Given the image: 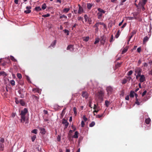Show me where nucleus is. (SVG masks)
<instances>
[{
	"label": "nucleus",
	"mask_w": 152,
	"mask_h": 152,
	"mask_svg": "<svg viewBox=\"0 0 152 152\" xmlns=\"http://www.w3.org/2000/svg\"><path fill=\"white\" fill-rule=\"evenodd\" d=\"M96 99L98 100L102 101L103 100L104 96V92L103 90H100L96 94Z\"/></svg>",
	"instance_id": "1"
},
{
	"label": "nucleus",
	"mask_w": 152,
	"mask_h": 152,
	"mask_svg": "<svg viewBox=\"0 0 152 152\" xmlns=\"http://www.w3.org/2000/svg\"><path fill=\"white\" fill-rule=\"evenodd\" d=\"M28 112V110L26 108H25L23 110H21L20 115L21 119L20 121L22 123H24L26 119L25 115Z\"/></svg>",
	"instance_id": "2"
},
{
	"label": "nucleus",
	"mask_w": 152,
	"mask_h": 152,
	"mask_svg": "<svg viewBox=\"0 0 152 152\" xmlns=\"http://www.w3.org/2000/svg\"><path fill=\"white\" fill-rule=\"evenodd\" d=\"M142 71V69L140 68L136 67L134 70V71L135 72V74L134 75H136L137 73L138 74V75H139V74H141Z\"/></svg>",
	"instance_id": "3"
},
{
	"label": "nucleus",
	"mask_w": 152,
	"mask_h": 152,
	"mask_svg": "<svg viewBox=\"0 0 152 152\" xmlns=\"http://www.w3.org/2000/svg\"><path fill=\"white\" fill-rule=\"evenodd\" d=\"M106 90L107 92V94L108 95L112 93L113 91V89L111 86H108L106 88Z\"/></svg>",
	"instance_id": "4"
},
{
	"label": "nucleus",
	"mask_w": 152,
	"mask_h": 152,
	"mask_svg": "<svg viewBox=\"0 0 152 152\" xmlns=\"http://www.w3.org/2000/svg\"><path fill=\"white\" fill-rule=\"evenodd\" d=\"M82 96L83 98H85L86 99H87L89 96V95L86 91H83L82 93Z\"/></svg>",
	"instance_id": "5"
},
{
	"label": "nucleus",
	"mask_w": 152,
	"mask_h": 152,
	"mask_svg": "<svg viewBox=\"0 0 152 152\" xmlns=\"http://www.w3.org/2000/svg\"><path fill=\"white\" fill-rule=\"evenodd\" d=\"M31 6H27L26 7V9L27 10H25L24 12L26 14H28L29 13L31 12V10L30 9H31Z\"/></svg>",
	"instance_id": "6"
},
{
	"label": "nucleus",
	"mask_w": 152,
	"mask_h": 152,
	"mask_svg": "<svg viewBox=\"0 0 152 152\" xmlns=\"http://www.w3.org/2000/svg\"><path fill=\"white\" fill-rule=\"evenodd\" d=\"M145 81V77L144 75H141L140 77L139 81L140 83H142Z\"/></svg>",
	"instance_id": "7"
},
{
	"label": "nucleus",
	"mask_w": 152,
	"mask_h": 152,
	"mask_svg": "<svg viewBox=\"0 0 152 152\" xmlns=\"http://www.w3.org/2000/svg\"><path fill=\"white\" fill-rule=\"evenodd\" d=\"M66 49L67 50H69L70 51H73L74 50L73 45H68Z\"/></svg>",
	"instance_id": "8"
},
{
	"label": "nucleus",
	"mask_w": 152,
	"mask_h": 152,
	"mask_svg": "<svg viewBox=\"0 0 152 152\" xmlns=\"http://www.w3.org/2000/svg\"><path fill=\"white\" fill-rule=\"evenodd\" d=\"M62 123L65 124L66 128L69 125V123L67 122V120L64 118H63L62 120Z\"/></svg>",
	"instance_id": "9"
},
{
	"label": "nucleus",
	"mask_w": 152,
	"mask_h": 152,
	"mask_svg": "<svg viewBox=\"0 0 152 152\" xmlns=\"http://www.w3.org/2000/svg\"><path fill=\"white\" fill-rule=\"evenodd\" d=\"M39 129L40 131V133L43 134H45L46 131L45 129L43 128L40 127L39 128Z\"/></svg>",
	"instance_id": "10"
},
{
	"label": "nucleus",
	"mask_w": 152,
	"mask_h": 152,
	"mask_svg": "<svg viewBox=\"0 0 152 152\" xmlns=\"http://www.w3.org/2000/svg\"><path fill=\"white\" fill-rule=\"evenodd\" d=\"M79 133L78 132L76 131L75 132L74 135L72 137L73 138H77L78 137V134Z\"/></svg>",
	"instance_id": "11"
},
{
	"label": "nucleus",
	"mask_w": 152,
	"mask_h": 152,
	"mask_svg": "<svg viewBox=\"0 0 152 152\" xmlns=\"http://www.w3.org/2000/svg\"><path fill=\"white\" fill-rule=\"evenodd\" d=\"M136 31L135 30H134L131 33V35L129 36V38H132V37H133V36L136 33Z\"/></svg>",
	"instance_id": "12"
},
{
	"label": "nucleus",
	"mask_w": 152,
	"mask_h": 152,
	"mask_svg": "<svg viewBox=\"0 0 152 152\" xmlns=\"http://www.w3.org/2000/svg\"><path fill=\"white\" fill-rule=\"evenodd\" d=\"M66 109V108H65L62 111L61 113V114L60 118H62L63 117L64 115L65 114V110Z\"/></svg>",
	"instance_id": "13"
},
{
	"label": "nucleus",
	"mask_w": 152,
	"mask_h": 152,
	"mask_svg": "<svg viewBox=\"0 0 152 152\" xmlns=\"http://www.w3.org/2000/svg\"><path fill=\"white\" fill-rule=\"evenodd\" d=\"M78 6L79 7V9L78 10V13L80 14L83 10L82 7L79 4L78 5Z\"/></svg>",
	"instance_id": "14"
},
{
	"label": "nucleus",
	"mask_w": 152,
	"mask_h": 152,
	"mask_svg": "<svg viewBox=\"0 0 152 152\" xmlns=\"http://www.w3.org/2000/svg\"><path fill=\"white\" fill-rule=\"evenodd\" d=\"M103 14V13L101 12H98L97 13V15L98 16V18L99 19L101 18Z\"/></svg>",
	"instance_id": "15"
},
{
	"label": "nucleus",
	"mask_w": 152,
	"mask_h": 152,
	"mask_svg": "<svg viewBox=\"0 0 152 152\" xmlns=\"http://www.w3.org/2000/svg\"><path fill=\"white\" fill-rule=\"evenodd\" d=\"M151 121V119L149 118L146 119L145 120V122L147 124H149Z\"/></svg>",
	"instance_id": "16"
},
{
	"label": "nucleus",
	"mask_w": 152,
	"mask_h": 152,
	"mask_svg": "<svg viewBox=\"0 0 152 152\" xmlns=\"http://www.w3.org/2000/svg\"><path fill=\"white\" fill-rule=\"evenodd\" d=\"M41 10V8L39 6L35 8V10L37 11H39Z\"/></svg>",
	"instance_id": "17"
},
{
	"label": "nucleus",
	"mask_w": 152,
	"mask_h": 152,
	"mask_svg": "<svg viewBox=\"0 0 152 152\" xmlns=\"http://www.w3.org/2000/svg\"><path fill=\"white\" fill-rule=\"evenodd\" d=\"M135 93L134 91H131L130 92V96L131 97H134V94Z\"/></svg>",
	"instance_id": "18"
},
{
	"label": "nucleus",
	"mask_w": 152,
	"mask_h": 152,
	"mask_svg": "<svg viewBox=\"0 0 152 152\" xmlns=\"http://www.w3.org/2000/svg\"><path fill=\"white\" fill-rule=\"evenodd\" d=\"M22 90H19L18 91V93L19 94H21V95H20V96L21 98H23L24 96V95H23L22 93Z\"/></svg>",
	"instance_id": "19"
},
{
	"label": "nucleus",
	"mask_w": 152,
	"mask_h": 152,
	"mask_svg": "<svg viewBox=\"0 0 152 152\" xmlns=\"http://www.w3.org/2000/svg\"><path fill=\"white\" fill-rule=\"evenodd\" d=\"M105 104L106 107H108L109 105L110 102L107 100H106L105 102Z\"/></svg>",
	"instance_id": "20"
},
{
	"label": "nucleus",
	"mask_w": 152,
	"mask_h": 152,
	"mask_svg": "<svg viewBox=\"0 0 152 152\" xmlns=\"http://www.w3.org/2000/svg\"><path fill=\"white\" fill-rule=\"evenodd\" d=\"M1 75H3L4 76H6L7 74L4 71L0 72V76Z\"/></svg>",
	"instance_id": "21"
},
{
	"label": "nucleus",
	"mask_w": 152,
	"mask_h": 152,
	"mask_svg": "<svg viewBox=\"0 0 152 152\" xmlns=\"http://www.w3.org/2000/svg\"><path fill=\"white\" fill-rule=\"evenodd\" d=\"M106 39H101L100 40V42L101 44H104L105 42Z\"/></svg>",
	"instance_id": "22"
},
{
	"label": "nucleus",
	"mask_w": 152,
	"mask_h": 152,
	"mask_svg": "<svg viewBox=\"0 0 152 152\" xmlns=\"http://www.w3.org/2000/svg\"><path fill=\"white\" fill-rule=\"evenodd\" d=\"M20 102L22 106H24L25 104V102L23 100H20Z\"/></svg>",
	"instance_id": "23"
},
{
	"label": "nucleus",
	"mask_w": 152,
	"mask_h": 152,
	"mask_svg": "<svg viewBox=\"0 0 152 152\" xmlns=\"http://www.w3.org/2000/svg\"><path fill=\"white\" fill-rule=\"evenodd\" d=\"M92 5L91 4L88 3L87 4V7L88 9H90Z\"/></svg>",
	"instance_id": "24"
},
{
	"label": "nucleus",
	"mask_w": 152,
	"mask_h": 152,
	"mask_svg": "<svg viewBox=\"0 0 152 152\" xmlns=\"http://www.w3.org/2000/svg\"><path fill=\"white\" fill-rule=\"evenodd\" d=\"M70 10L69 8H64L63 10V12H67Z\"/></svg>",
	"instance_id": "25"
},
{
	"label": "nucleus",
	"mask_w": 152,
	"mask_h": 152,
	"mask_svg": "<svg viewBox=\"0 0 152 152\" xmlns=\"http://www.w3.org/2000/svg\"><path fill=\"white\" fill-rule=\"evenodd\" d=\"M147 0H143L142 2L141 3V5H145V4Z\"/></svg>",
	"instance_id": "26"
},
{
	"label": "nucleus",
	"mask_w": 152,
	"mask_h": 152,
	"mask_svg": "<svg viewBox=\"0 0 152 152\" xmlns=\"http://www.w3.org/2000/svg\"><path fill=\"white\" fill-rule=\"evenodd\" d=\"M10 83L12 86L15 85V81L13 80H11L10 81Z\"/></svg>",
	"instance_id": "27"
},
{
	"label": "nucleus",
	"mask_w": 152,
	"mask_h": 152,
	"mask_svg": "<svg viewBox=\"0 0 152 152\" xmlns=\"http://www.w3.org/2000/svg\"><path fill=\"white\" fill-rule=\"evenodd\" d=\"M56 40H55L53 43H52L51 44V46H52L53 47H54V46H55L56 43Z\"/></svg>",
	"instance_id": "28"
},
{
	"label": "nucleus",
	"mask_w": 152,
	"mask_h": 152,
	"mask_svg": "<svg viewBox=\"0 0 152 152\" xmlns=\"http://www.w3.org/2000/svg\"><path fill=\"white\" fill-rule=\"evenodd\" d=\"M98 10L99 11V12H101L103 13H105V11L104 10L100 8H98Z\"/></svg>",
	"instance_id": "29"
},
{
	"label": "nucleus",
	"mask_w": 152,
	"mask_h": 152,
	"mask_svg": "<svg viewBox=\"0 0 152 152\" xmlns=\"http://www.w3.org/2000/svg\"><path fill=\"white\" fill-rule=\"evenodd\" d=\"M99 25H103L104 27V28H106L107 27H106V25L103 23H102V22H99Z\"/></svg>",
	"instance_id": "30"
},
{
	"label": "nucleus",
	"mask_w": 152,
	"mask_h": 152,
	"mask_svg": "<svg viewBox=\"0 0 152 152\" xmlns=\"http://www.w3.org/2000/svg\"><path fill=\"white\" fill-rule=\"evenodd\" d=\"M95 125V123L94 121H92L90 124L89 126L90 127H93Z\"/></svg>",
	"instance_id": "31"
},
{
	"label": "nucleus",
	"mask_w": 152,
	"mask_h": 152,
	"mask_svg": "<svg viewBox=\"0 0 152 152\" xmlns=\"http://www.w3.org/2000/svg\"><path fill=\"white\" fill-rule=\"evenodd\" d=\"M17 76L19 79H21L22 78V75L21 74L19 73L17 74Z\"/></svg>",
	"instance_id": "32"
},
{
	"label": "nucleus",
	"mask_w": 152,
	"mask_h": 152,
	"mask_svg": "<svg viewBox=\"0 0 152 152\" xmlns=\"http://www.w3.org/2000/svg\"><path fill=\"white\" fill-rule=\"evenodd\" d=\"M42 8L43 10L45 9L46 8V4L45 3L43 4L42 6Z\"/></svg>",
	"instance_id": "33"
},
{
	"label": "nucleus",
	"mask_w": 152,
	"mask_h": 152,
	"mask_svg": "<svg viewBox=\"0 0 152 152\" xmlns=\"http://www.w3.org/2000/svg\"><path fill=\"white\" fill-rule=\"evenodd\" d=\"M37 129H34L31 132L32 133H34V134H36L37 133Z\"/></svg>",
	"instance_id": "34"
},
{
	"label": "nucleus",
	"mask_w": 152,
	"mask_h": 152,
	"mask_svg": "<svg viewBox=\"0 0 152 152\" xmlns=\"http://www.w3.org/2000/svg\"><path fill=\"white\" fill-rule=\"evenodd\" d=\"M10 59H11L14 61H16L17 60L15 59V58H14V57L12 56H10Z\"/></svg>",
	"instance_id": "35"
},
{
	"label": "nucleus",
	"mask_w": 152,
	"mask_h": 152,
	"mask_svg": "<svg viewBox=\"0 0 152 152\" xmlns=\"http://www.w3.org/2000/svg\"><path fill=\"white\" fill-rule=\"evenodd\" d=\"M36 138V135H34L31 137V140L32 142H34Z\"/></svg>",
	"instance_id": "36"
},
{
	"label": "nucleus",
	"mask_w": 152,
	"mask_h": 152,
	"mask_svg": "<svg viewBox=\"0 0 152 152\" xmlns=\"http://www.w3.org/2000/svg\"><path fill=\"white\" fill-rule=\"evenodd\" d=\"M73 111L74 112V114H75V115H76L77 114V112L76 111V108L75 107L73 108Z\"/></svg>",
	"instance_id": "37"
},
{
	"label": "nucleus",
	"mask_w": 152,
	"mask_h": 152,
	"mask_svg": "<svg viewBox=\"0 0 152 152\" xmlns=\"http://www.w3.org/2000/svg\"><path fill=\"white\" fill-rule=\"evenodd\" d=\"M133 73V71L132 70L129 71L127 73V75L128 76L131 75Z\"/></svg>",
	"instance_id": "38"
},
{
	"label": "nucleus",
	"mask_w": 152,
	"mask_h": 152,
	"mask_svg": "<svg viewBox=\"0 0 152 152\" xmlns=\"http://www.w3.org/2000/svg\"><path fill=\"white\" fill-rule=\"evenodd\" d=\"M50 15L48 13L46 15H42V16L44 17L45 18V17H49L50 16Z\"/></svg>",
	"instance_id": "39"
},
{
	"label": "nucleus",
	"mask_w": 152,
	"mask_h": 152,
	"mask_svg": "<svg viewBox=\"0 0 152 152\" xmlns=\"http://www.w3.org/2000/svg\"><path fill=\"white\" fill-rule=\"evenodd\" d=\"M103 114H102L101 115H96V117L97 118H100L101 117H103Z\"/></svg>",
	"instance_id": "40"
},
{
	"label": "nucleus",
	"mask_w": 152,
	"mask_h": 152,
	"mask_svg": "<svg viewBox=\"0 0 152 152\" xmlns=\"http://www.w3.org/2000/svg\"><path fill=\"white\" fill-rule=\"evenodd\" d=\"M99 39H96V41H95L94 44H96L97 43H98L99 42Z\"/></svg>",
	"instance_id": "41"
},
{
	"label": "nucleus",
	"mask_w": 152,
	"mask_h": 152,
	"mask_svg": "<svg viewBox=\"0 0 152 152\" xmlns=\"http://www.w3.org/2000/svg\"><path fill=\"white\" fill-rule=\"evenodd\" d=\"M64 31L65 33L67 35H69V31L68 30L66 29H65Z\"/></svg>",
	"instance_id": "42"
},
{
	"label": "nucleus",
	"mask_w": 152,
	"mask_h": 152,
	"mask_svg": "<svg viewBox=\"0 0 152 152\" xmlns=\"http://www.w3.org/2000/svg\"><path fill=\"white\" fill-rule=\"evenodd\" d=\"M148 39H144L143 40V44H145L148 41Z\"/></svg>",
	"instance_id": "43"
},
{
	"label": "nucleus",
	"mask_w": 152,
	"mask_h": 152,
	"mask_svg": "<svg viewBox=\"0 0 152 152\" xmlns=\"http://www.w3.org/2000/svg\"><path fill=\"white\" fill-rule=\"evenodd\" d=\"M141 48L140 47L137 48V51L139 53H140L141 51Z\"/></svg>",
	"instance_id": "44"
},
{
	"label": "nucleus",
	"mask_w": 152,
	"mask_h": 152,
	"mask_svg": "<svg viewBox=\"0 0 152 152\" xmlns=\"http://www.w3.org/2000/svg\"><path fill=\"white\" fill-rule=\"evenodd\" d=\"M99 22L97 23L94 25V27L98 28V27L99 26Z\"/></svg>",
	"instance_id": "45"
},
{
	"label": "nucleus",
	"mask_w": 152,
	"mask_h": 152,
	"mask_svg": "<svg viewBox=\"0 0 152 152\" xmlns=\"http://www.w3.org/2000/svg\"><path fill=\"white\" fill-rule=\"evenodd\" d=\"M128 48L129 47L128 46H127L125 48H124V53H125L127 51Z\"/></svg>",
	"instance_id": "46"
},
{
	"label": "nucleus",
	"mask_w": 152,
	"mask_h": 152,
	"mask_svg": "<svg viewBox=\"0 0 152 152\" xmlns=\"http://www.w3.org/2000/svg\"><path fill=\"white\" fill-rule=\"evenodd\" d=\"M122 62H121V63H117L116 65V67H118L120 66V65H121V64H122Z\"/></svg>",
	"instance_id": "47"
},
{
	"label": "nucleus",
	"mask_w": 152,
	"mask_h": 152,
	"mask_svg": "<svg viewBox=\"0 0 152 152\" xmlns=\"http://www.w3.org/2000/svg\"><path fill=\"white\" fill-rule=\"evenodd\" d=\"M81 126L83 127L85 125V123L83 121H82L81 123Z\"/></svg>",
	"instance_id": "48"
},
{
	"label": "nucleus",
	"mask_w": 152,
	"mask_h": 152,
	"mask_svg": "<svg viewBox=\"0 0 152 152\" xmlns=\"http://www.w3.org/2000/svg\"><path fill=\"white\" fill-rule=\"evenodd\" d=\"M83 119L84 121H86L87 120H88L87 118L86 117L85 115H84L83 116Z\"/></svg>",
	"instance_id": "49"
},
{
	"label": "nucleus",
	"mask_w": 152,
	"mask_h": 152,
	"mask_svg": "<svg viewBox=\"0 0 152 152\" xmlns=\"http://www.w3.org/2000/svg\"><path fill=\"white\" fill-rule=\"evenodd\" d=\"M147 91L146 90H145L144 91V92L142 93V96H143L146 93Z\"/></svg>",
	"instance_id": "50"
},
{
	"label": "nucleus",
	"mask_w": 152,
	"mask_h": 152,
	"mask_svg": "<svg viewBox=\"0 0 152 152\" xmlns=\"http://www.w3.org/2000/svg\"><path fill=\"white\" fill-rule=\"evenodd\" d=\"M26 79L28 82H30V79L28 76H26Z\"/></svg>",
	"instance_id": "51"
},
{
	"label": "nucleus",
	"mask_w": 152,
	"mask_h": 152,
	"mask_svg": "<svg viewBox=\"0 0 152 152\" xmlns=\"http://www.w3.org/2000/svg\"><path fill=\"white\" fill-rule=\"evenodd\" d=\"M119 35H120V33L117 32L116 34L115 35V37L116 38H118L119 37Z\"/></svg>",
	"instance_id": "52"
},
{
	"label": "nucleus",
	"mask_w": 152,
	"mask_h": 152,
	"mask_svg": "<svg viewBox=\"0 0 152 152\" xmlns=\"http://www.w3.org/2000/svg\"><path fill=\"white\" fill-rule=\"evenodd\" d=\"M66 18L67 17L66 16H65V15H62L61 16H60V18Z\"/></svg>",
	"instance_id": "53"
},
{
	"label": "nucleus",
	"mask_w": 152,
	"mask_h": 152,
	"mask_svg": "<svg viewBox=\"0 0 152 152\" xmlns=\"http://www.w3.org/2000/svg\"><path fill=\"white\" fill-rule=\"evenodd\" d=\"M84 17V18L86 20V21L87 20V19L88 18V16L87 15H85Z\"/></svg>",
	"instance_id": "54"
},
{
	"label": "nucleus",
	"mask_w": 152,
	"mask_h": 152,
	"mask_svg": "<svg viewBox=\"0 0 152 152\" xmlns=\"http://www.w3.org/2000/svg\"><path fill=\"white\" fill-rule=\"evenodd\" d=\"M0 141L1 142L3 143L4 142V139L3 138H1L0 140Z\"/></svg>",
	"instance_id": "55"
},
{
	"label": "nucleus",
	"mask_w": 152,
	"mask_h": 152,
	"mask_svg": "<svg viewBox=\"0 0 152 152\" xmlns=\"http://www.w3.org/2000/svg\"><path fill=\"white\" fill-rule=\"evenodd\" d=\"M71 133H70L69 135L68 134V139L69 140L70 139V138L71 137Z\"/></svg>",
	"instance_id": "56"
},
{
	"label": "nucleus",
	"mask_w": 152,
	"mask_h": 152,
	"mask_svg": "<svg viewBox=\"0 0 152 152\" xmlns=\"http://www.w3.org/2000/svg\"><path fill=\"white\" fill-rule=\"evenodd\" d=\"M43 112L44 114H47L48 113V111L45 110H43Z\"/></svg>",
	"instance_id": "57"
},
{
	"label": "nucleus",
	"mask_w": 152,
	"mask_h": 152,
	"mask_svg": "<svg viewBox=\"0 0 152 152\" xmlns=\"http://www.w3.org/2000/svg\"><path fill=\"white\" fill-rule=\"evenodd\" d=\"M136 76V78L137 79L139 77H140V76H141V75L139 74V75H138V74H137V75Z\"/></svg>",
	"instance_id": "58"
},
{
	"label": "nucleus",
	"mask_w": 152,
	"mask_h": 152,
	"mask_svg": "<svg viewBox=\"0 0 152 152\" xmlns=\"http://www.w3.org/2000/svg\"><path fill=\"white\" fill-rule=\"evenodd\" d=\"M132 78L130 76L127 77V80L129 81Z\"/></svg>",
	"instance_id": "59"
},
{
	"label": "nucleus",
	"mask_w": 152,
	"mask_h": 152,
	"mask_svg": "<svg viewBox=\"0 0 152 152\" xmlns=\"http://www.w3.org/2000/svg\"><path fill=\"white\" fill-rule=\"evenodd\" d=\"M18 0H14L15 3L16 4H18Z\"/></svg>",
	"instance_id": "60"
},
{
	"label": "nucleus",
	"mask_w": 152,
	"mask_h": 152,
	"mask_svg": "<svg viewBox=\"0 0 152 152\" xmlns=\"http://www.w3.org/2000/svg\"><path fill=\"white\" fill-rule=\"evenodd\" d=\"M141 7H142V10L143 11H144L145 10V7H144V5H143H143H141Z\"/></svg>",
	"instance_id": "61"
},
{
	"label": "nucleus",
	"mask_w": 152,
	"mask_h": 152,
	"mask_svg": "<svg viewBox=\"0 0 152 152\" xmlns=\"http://www.w3.org/2000/svg\"><path fill=\"white\" fill-rule=\"evenodd\" d=\"M120 94V95L122 96H124V92L123 90L122 91L121 94Z\"/></svg>",
	"instance_id": "62"
},
{
	"label": "nucleus",
	"mask_w": 152,
	"mask_h": 152,
	"mask_svg": "<svg viewBox=\"0 0 152 152\" xmlns=\"http://www.w3.org/2000/svg\"><path fill=\"white\" fill-rule=\"evenodd\" d=\"M135 103L138 105H140V103L138 101H136L135 102Z\"/></svg>",
	"instance_id": "63"
},
{
	"label": "nucleus",
	"mask_w": 152,
	"mask_h": 152,
	"mask_svg": "<svg viewBox=\"0 0 152 152\" xmlns=\"http://www.w3.org/2000/svg\"><path fill=\"white\" fill-rule=\"evenodd\" d=\"M149 74L152 75V69H151L150 71L149 72Z\"/></svg>",
	"instance_id": "64"
}]
</instances>
